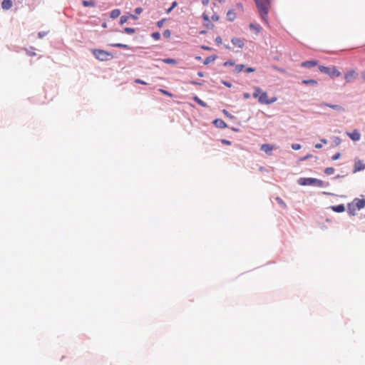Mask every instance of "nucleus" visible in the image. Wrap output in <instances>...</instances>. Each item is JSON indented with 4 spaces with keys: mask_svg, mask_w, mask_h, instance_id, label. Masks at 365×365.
<instances>
[{
    "mask_svg": "<svg viewBox=\"0 0 365 365\" xmlns=\"http://www.w3.org/2000/svg\"><path fill=\"white\" fill-rule=\"evenodd\" d=\"M111 46L113 47H116V48H128V45L123 44V43H113V44H111Z\"/></svg>",
    "mask_w": 365,
    "mask_h": 365,
    "instance_id": "a878e982",
    "label": "nucleus"
},
{
    "mask_svg": "<svg viewBox=\"0 0 365 365\" xmlns=\"http://www.w3.org/2000/svg\"><path fill=\"white\" fill-rule=\"evenodd\" d=\"M120 14V11L119 9H113L111 11L110 16L111 19H115L118 17Z\"/></svg>",
    "mask_w": 365,
    "mask_h": 365,
    "instance_id": "412c9836",
    "label": "nucleus"
},
{
    "mask_svg": "<svg viewBox=\"0 0 365 365\" xmlns=\"http://www.w3.org/2000/svg\"><path fill=\"white\" fill-rule=\"evenodd\" d=\"M212 19L215 21H217L219 20V16L216 14L212 16Z\"/></svg>",
    "mask_w": 365,
    "mask_h": 365,
    "instance_id": "49530a36",
    "label": "nucleus"
},
{
    "mask_svg": "<svg viewBox=\"0 0 365 365\" xmlns=\"http://www.w3.org/2000/svg\"><path fill=\"white\" fill-rule=\"evenodd\" d=\"M319 70L324 73H327L330 77H338L341 75V73L336 69L335 66L327 67L324 66H319Z\"/></svg>",
    "mask_w": 365,
    "mask_h": 365,
    "instance_id": "20e7f679",
    "label": "nucleus"
},
{
    "mask_svg": "<svg viewBox=\"0 0 365 365\" xmlns=\"http://www.w3.org/2000/svg\"><path fill=\"white\" fill-rule=\"evenodd\" d=\"M310 156H311L310 155H307V156H305V157H304V158H301V160H307V159H308Z\"/></svg>",
    "mask_w": 365,
    "mask_h": 365,
    "instance_id": "6e6d98bb",
    "label": "nucleus"
},
{
    "mask_svg": "<svg viewBox=\"0 0 365 365\" xmlns=\"http://www.w3.org/2000/svg\"><path fill=\"white\" fill-rule=\"evenodd\" d=\"M340 156H341V154L339 153H337L331 157V160H336L340 158Z\"/></svg>",
    "mask_w": 365,
    "mask_h": 365,
    "instance_id": "58836bf2",
    "label": "nucleus"
},
{
    "mask_svg": "<svg viewBox=\"0 0 365 365\" xmlns=\"http://www.w3.org/2000/svg\"><path fill=\"white\" fill-rule=\"evenodd\" d=\"M93 54L97 59L100 61H106L110 56V53L108 52L101 49L93 50Z\"/></svg>",
    "mask_w": 365,
    "mask_h": 365,
    "instance_id": "39448f33",
    "label": "nucleus"
},
{
    "mask_svg": "<svg viewBox=\"0 0 365 365\" xmlns=\"http://www.w3.org/2000/svg\"><path fill=\"white\" fill-rule=\"evenodd\" d=\"M321 106H327V107H329L332 109H334V110H339V111H341V110H344V108L339 106V105H332V104H328V103H322L321 104Z\"/></svg>",
    "mask_w": 365,
    "mask_h": 365,
    "instance_id": "a211bd4d",
    "label": "nucleus"
},
{
    "mask_svg": "<svg viewBox=\"0 0 365 365\" xmlns=\"http://www.w3.org/2000/svg\"><path fill=\"white\" fill-rule=\"evenodd\" d=\"M26 51L27 55H29L30 56H36V53L34 51H29L28 49H26Z\"/></svg>",
    "mask_w": 365,
    "mask_h": 365,
    "instance_id": "a19ab883",
    "label": "nucleus"
},
{
    "mask_svg": "<svg viewBox=\"0 0 365 365\" xmlns=\"http://www.w3.org/2000/svg\"><path fill=\"white\" fill-rule=\"evenodd\" d=\"M223 113L225 115H226L227 116L230 117V118H232V116L231 115L229 114V113L226 110H223Z\"/></svg>",
    "mask_w": 365,
    "mask_h": 365,
    "instance_id": "864d4df0",
    "label": "nucleus"
},
{
    "mask_svg": "<svg viewBox=\"0 0 365 365\" xmlns=\"http://www.w3.org/2000/svg\"><path fill=\"white\" fill-rule=\"evenodd\" d=\"M243 97H244L245 99H248V98H250V95L248 93H243Z\"/></svg>",
    "mask_w": 365,
    "mask_h": 365,
    "instance_id": "09e8293b",
    "label": "nucleus"
},
{
    "mask_svg": "<svg viewBox=\"0 0 365 365\" xmlns=\"http://www.w3.org/2000/svg\"><path fill=\"white\" fill-rule=\"evenodd\" d=\"M244 68V65L242 64H239V65H237L235 68V72L238 73L240 72H241Z\"/></svg>",
    "mask_w": 365,
    "mask_h": 365,
    "instance_id": "cd10ccee",
    "label": "nucleus"
},
{
    "mask_svg": "<svg viewBox=\"0 0 365 365\" xmlns=\"http://www.w3.org/2000/svg\"><path fill=\"white\" fill-rule=\"evenodd\" d=\"M135 11L136 14H140L143 11V9L142 8L138 7L135 9Z\"/></svg>",
    "mask_w": 365,
    "mask_h": 365,
    "instance_id": "a18cd8bd",
    "label": "nucleus"
},
{
    "mask_svg": "<svg viewBox=\"0 0 365 365\" xmlns=\"http://www.w3.org/2000/svg\"><path fill=\"white\" fill-rule=\"evenodd\" d=\"M135 82L136 83H139V84H142V85H146V84H147V83H146V82H145L144 81L140 80V79H139V78L135 79Z\"/></svg>",
    "mask_w": 365,
    "mask_h": 365,
    "instance_id": "ea45409f",
    "label": "nucleus"
},
{
    "mask_svg": "<svg viewBox=\"0 0 365 365\" xmlns=\"http://www.w3.org/2000/svg\"><path fill=\"white\" fill-rule=\"evenodd\" d=\"M292 148L293 150H299L301 148V145L299 144H292Z\"/></svg>",
    "mask_w": 365,
    "mask_h": 365,
    "instance_id": "4c0bfd02",
    "label": "nucleus"
},
{
    "mask_svg": "<svg viewBox=\"0 0 365 365\" xmlns=\"http://www.w3.org/2000/svg\"><path fill=\"white\" fill-rule=\"evenodd\" d=\"M130 16H131L133 19H137V17H136L135 16H134V15H132V14H131V15H130Z\"/></svg>",
    "mask_w": 365,
    "mask_h": 365,
    "instance_id": "052dcab7",
    "label": "nucleus"
},
{
    "mask_svg": "<svg viewBox=\"0 0 365 365\" xmlns=\"http://www.w3.org/2000/svg\"><path fill=\"white\" fill-rule=\"evenodd\" d=\"M193 100L202 107H207V104L197 96H194Z\"/></svg>",
    "mask_w": 365,
    "mask_h": 365,
    "instance_id": "393cba45",
    "label": "nucleus"
},
{
    "mask_svg": "<svg viewBox=\"0 0 365 365\" xmlns=\"http://www.w3.org/2000/svg\"><path fill=\"white\" fill-rule=\"evenodd\" d=\"M227 18L229 21H234L236 18V14L233 10H230L227 13Z\"/></svg>",
    "mask_w": 365,
    "mask_h": 365,
    "instance_id": "6ab92c4d",
    "label": "nucleus"
},
{
    "mask_svg": "<svg viewBox=\"0 0 365 365\" xmlns=\"http://www.w3.org/2000/svg\"><path fill=\"white\" fill-rule=\"evenodd\" d=\"M334 169L333 168H331V167L330 168H327L324 170V173L326 175H332V174H334Z\"/></svg>",
    "mask_w": 365,
    "mask_h": 365,
    "instance_id": "bb28decb",
    "label": "nucleus"
},
{
    "mask_svg": "<svg viewBox=\"0 0 365 365\" xmlns=\"http://www.w3.org/2000/svg\"><path fill=\"white\" fill-rule=\"evenodd\" d=\"M302 83H304L305 85H317V81L314 79L303 80Z\"/></svg>",
    "mask_w": 365,
    "mask_h": 365,
    "instance_id": "b1692460",
    "label": "nucleus"
},
{
    "mask_svg": "<svg viewBox=\"0 0 365 365\" xmlns=\"http://www.w3.org/2000/svg\"><path fill=\"white\" fill-rule=\"evenodd\" d=\"M274 146L269 144H262L260 147L261 150L264 151L268 155H271L272 151L274 150Z\"/></svg>",
    "mask_w": 365,
    "mask_h": 365,
    "instance_id": "9d476101",
    "label": "nucleus"
},
{
    "mask_svg": "<svg viewBox=\"0 0 365 365\" xmlns=\"http://www.w3.org/2000/svg\"><path fill=\"white\" fill-rule=\"evenodd\" d=\"M224 84L227 86V87H231V83H227V82H224Z\"/></svg>",
    "mask_w": 365,
    "mask_h": 365,
    "instance_id": "4d7b16f0",
    "label": "nucleus"
},
{
    "mask_svg": "<svg viewBox=\"0 0 365 365\" xmlns=\"http://www.w3.org/2000/svg\"><path fill=\"white\" fill-rule=\"evenodd\" d=\"M192 84H196L197 83L196 82H194V81H192L191 82Z\"/></svg>",
    "mask_w": 365,
    "mask_h": 365,
    "instance_id": "69168bd1",
    "label": "nucleus"
},
{
    "mask_svg": "<svg viewBox=\"0 0 365 365\" xmlns=\"http://www.w3.org/2000/svg\"><path fill=\"white\" fill-rule=\"evenodd\" d=\"M45 35H46L45 32H39L38 34V36L39 38H43Z\"/></svg>",
    "mask_w": 365,
    "mask_h": 365,
    "instance_id": "3c124183",
    "label": "nucleus"
},
{
    "mask_svg": "<svg viewBox=\"0 0 365 365\" xmlns=\"http://www.w3.org/2000/svg\"><path fill=\"white\" fill-rule=\"evenodd\" d=\"M13 3L11 0H4L1 3V7L4 10H9L12 7Z\"/></svg>",
    "mask_w": 365,
    "mask_h": 365,
    "instance_id": "4468645a",
    "label": "nucleus"
},
{
    "mask_svg": "<svg viewBox=\"0 0 365 365\" xmlns=\"http://www.w3.org/2000/svg\"><path fill=\"white\" fill-rule=\"evenodd\" d=\"M235 64V63L232 61H226L224 63V66H233Z\"/></svg>",
    "mask_w": 365,
    "mask_h": 365,
    "instance_id": "79ce46f5",
    "label": "nucleus"
},
{
    "mask_svg": "<svg viewBox=\"0 0 365 365\" xmlns=\"http://www.w3.org/2000/svg\"><path fill=\"white\" fill-rule=\"evenodd\" d=\"M232 44L237 48H242L245 45L243 40L240 38H232L231 40Z\"/></svg>",
    "mask_w": 365,
    "mask_h": 365,
    "instance_id": "9b49d317",
    "label": "nucleus"
},
{
    "mask_svg": "<svg viewBox=\"0 0 365 365\" xmlns=\"http://www.w3.org/2000/svg\"><path fill=\"white\" fill-rule=\"evenodd\" d=\"M357 74L354 71H350L344 76L346 82H350L356 77Z\"/></svg>",
    "mask_w": 365,
    "mask_h": 365,
    "instance_id": "f8f14e48",
    "label": "nucleus"
},
{
    "mask_svg": "<svg viewBox=\"0 0 365 365\" xmlns=\"http://www.w3.org/2000/svg\"><path fill=\"white\" fill-rule=\"evenodd\" d=\"M177 5V1H173L172 6L167 10V13L169 14Z\"/></svg>",
    "mask_w": 365,
    "mask_h": 365,
    "instance_id": "f704fd0d",
    "label": "nucleus"
},
{
    "mask_svg": "<svg viewBox=\"0 0 365 365\" xmlns=\"http://www.w3.org/2000/svg\"><path fill=\"white\" fill-rule=\"evenodd\" d=\"M202 19L204 20L205 26H206L207 29H213L214 25L210 22L209 16L207 14H203Z\"/></svg>",
    "mask_w": 365,
    "mask_h": 365,
    "instance_id": "ddd939ff",
    "label": "nucleus"
},
{
    "mask_svg": "<svg viewBox=\"0 0 365 365\" xmlns=\"http://www.w3.org/2000/svg\"><path fill=\"white\" fill-rule=\"evenodd\" d=\"M152 37L155 40H159L160 38V34L158 32H154V33L152 34Z\"/></svg>",
    "mask_w": 365,
    "mask_h": 365,
    "instance_id": "473e14b6",
    "label": "nucleus"
},
{
    "mask_svg": "<svg viewBox=\"0 0 365 365\" xmlns=\"http://www.w3.org/2000/svg\"><path fill=\"white\" fill-rule=\"evenodd\" d=\"M82 4L86 7H88V6H92L93 7V6H95V5H96L95 1H92V0H91V1L83 0L82 1Z\"/></svg>",
    "mask_w": 365,
    "mask_h": 365,
    "instance_id": "5701e85b",
    "label": "nucleus"
},
{
    "mask_svg": "<svg viewBox=\"0 0 365 365\" xmlns=\"http://www.w3.org/2000/svg\"><path fill=\"white\" fill-rule=\"evenodd\" d=\"M164 63H168V64H175L176 61L173 58H165L163 60Z\"/></svg>",
    "mask_w": 365,
    "mask_h": 365,
    "instance_id": "c85d7f7f",
    "label": "nucleus"
},
{
    "mask_svg": "<svg viewBox=\"0 0 365 365\" xmlns=\"http://www.w3.org/2000/svg\"><path fill=\"white\" fill-rule=\"evenodd\" d=\"M359 210L351 202L347 205V212L350 215L354 216L357 214Z\"/></svg>",
    "mask_w": 365,
    "mask_h": 365,
    "instance_id": "6e6552de",
    "label": "nucleus"
},
{
    "mask_svg": "<svg viewBox=\"0 0 365 365\" xmlns=\"http://www.w3.org/2000/svg\"><path fill=\"white\" fill-rule=\"evenodd\" d=\"M255 71V69L252 67H249V68H246V70H245V71L247 73H252V72H254Z\"/></svg>",
    "mask_w": 365,
    "mask_h": 365,
    "instance_id": "c03bdc74",
    "label": "nucleus"
},
{
    "mask_svg": "<svg viewBox=\"0 0 365 365\" xmlns=\"http://www.w3.org/2000/svg\"><path fill=\"white\" fill-rule=\"evenodd\" d=\"M317 65V61H307L302 62L301 66L302 67H314Z\"/></svg>",
    "mask_w": 365,
    "mask_h": 365,
    "instance_id": "dca6fc26",
    "label": "nucleus"
},
{
    "mask_svg": "<svg viewBox=\"0 0 365 365\" xmlns=\"http://www.w3.org/2000/svg\"><path fill=\"white\" fill-rule=\"evenodd\" d=\"M170 31L169 30H165L163 32V36L165 37V38H170Z\"/></svg>",
    "mask_w": 365,
    "mask_h": 365,
    "instance_id": "e433bc0d",
    "label": "nucleus"
},
{
    "mask_svg": "<svg viewBox=\"0 0 365 365\" xmlns=\"http://www.w3.org/2000/svg\"><path fill=\"white\" fill-rule=\"evenodd\" d=\"M164 21H165L164 19H162V20L159 21L157 23L158 26V27H161L163 25Z\"/></svg>",
    "mask_w": 365,
    "mask_h": 365,
    "instance_id": "de8ad7c7",
    "label": "nucleus"
},
{
    "mask_svg": "<svg viewBox=\"0 0 365 365\" xmlns=\"http://www.w3.org/2000/svg\"><path fill=\"white\" fill-rule=\"evenodd\" d=\"M198 75H199L200 76H202V73H198Z\"/></svg>",
    "mask_w": 365,
    "mask_h": 365,
    "instance_id": "0e129e2a",
    "label": "nucleus"
},
{
    "mask_svg": "<svg viewBox=\"0 0 365 365\" xmlns=\"http://www.w3.org/2000/svg\"><path fill=\"white\" fill-rule=\"evenodd\" d=\"M215 42L217 43V44H221L222 43V40L220 36H217L215 38Z\"/></svg>",
    "mask_w": 365,
    "mask_h": 365,
    "instance_id": "37998d69",
    "label": "nucleus"
},
{
    "mask_svg": "<svg viewBox=\"0 0 365 365\" xmlns=\"http://www.w3.org/2000/svg\"><path fill=\"white\" fill-rule=\"evenodd\" d=\"M201 48H202L203 50H206V51H210V50H211V48H210V47L207 46H202Z\"/></svg>",
    "mask_w": 365,
    "mask_h": 365,
    "instance_id": "603ef678",
    "label": "nucleus"
},
{
    "mask_svg": "<svg viewBox=\"0 0 365 365\" xmlns=\"http://www.w3.org/2000/svg\"><path fill=\"white\" fill-rule=\"evenodd\" d=\"M361 76H362L363 79L365 80V71L361 73Z\"/></svg>",
    "mask_w": 365,
    "mask_h": 365,
    "instance_id": "bf43d9fd",
    "label": "nucleus"
},
{
    "mask_svg": "<svg viewBox=\"0 0 365 365\" xmlns=\"http://www.w3.org/2000/svg\"><path fill=\"white\" fill-rule=\"evenodd\" d=\"M352 202L356 207L358 210H361L365 207V199L355 198Z\"/></svg>",
    "mask_w": 365,
    "mask_h": 365,
    "instance_id": "0eeeda50",
    "label": "nucleus"
},
{
    "mask_svg": "<svg viewBox=\"0 0 365 365\" xmlns=\"http://www.w3.org/2000/svg\"><path fill=\"white\" fill-rule=\"evenodd\" d=\"M321 141L324 143V144H327V140L324 138L323 139H321Z\"/></svg>",
    "mask_w": 365,
    "mask_h": 365,
    "instance_id": "13d9d810",
    "label": "nucleus"
},
{
    "mask_svg": "<svg viewBox=\"0 0 365 365\" xmlns=\"http://www.w3.org/2000/svg\"><path fill=\"white\" fill-rule=\"evenodd\" d=\"M347 135L354 141H358L361 138V134L357 130H354L351 133H347Z\"/></svg>",
    "mask_w": 365,
    "mask_h": 365,
    "instance_id": "1a4fd4ad",
    "label": "nucleus"
},
{
    "mask_svg": "<svg viewBox=\"0 0 365 365\" xmlns=\"http://www.w3.org/2000/svg\"><path fill=\"white\" fill-rule=\"evenodd\" d=\"M255 92L252 94V96L255 98H258V102L261 104H272L277 101L276 98H269L268 97L267 93L263 91L259 87H255Z\"/></svg>",
    "mask_w": 365,
    "mask_h": 365,
    "instance_id": "f03ea898",
    "label": "nucleus"
},
{
    "mask_svg": "<svg viewBox=\"0 0 365 365\" xmlns=\"http://www.w3.org/2000/svg\"><path fill=\"white\" fill-rule=\"evenodd\" d=\"M334 143L335 145H339L341 143V139L339 137H334Z\"/></svg>",
    "mask_w": 365,
    "mask_h": 365,
    "instance_id": "c9c22d12",
    "label": "nucleus"
},
{
    "mask_svg": "<svg viewBox=\"0 0 365 365\" xmlns=\"http://www.w3.org/2000/svg\"><path fill=\"white\" fill-rule=\"evenodd\" d=\"M314 147H315V148H317V149H320V148H322V144H319V143H317V144H316V145H314Z\"/></svg>",
    "mask_w": 365,
    "mask_h": 365,
    "instance_id": "5fc2aeb1",
    "label": "nucleus"
},
{
    "mask_svg": "<svg viewBox=\"0 0 365 365\" xmlns=\"http://www.w3.org/2000/svg\"><path fill=\"white\" fill-rule=\"evenodd\" d=\"M364 169H365V164L363 163V161L361 160H359V159H355L353 172L357 173V172L361 171Z\"/></svg>",
    "mask_w": 365,
    "mask_h": 365,
    "instance_id": "423d86ee",
    "label": "nucleus"
},
{
    "mask_svg": "<svg viewBox=\"0 0 365 365\" xmlns=\"http://www.w3.org/2000/svg\"><path fill=\"white\" fill-rule=\"evenodd\" d=\"M208 0H202V2L203 4H205V2H207Z\"/></svg>",
    "mask_w": 365,
    "mask_h": 365,
    "instance_id": "680f3d73",
    "label": "nucleus"
},
{
    "mask_svg": "<svg viewBox=\"0 0 365 365\" xmlns=\"http://www.w3.org/2000/svg\"><path fill=\"white\" fill-rule=\"evenodd\" d=\"M276 200L277 201V202L281 205L283 207H287V205L286 204L284 203V202L279 197H276Z\"/></svg>",
    "mask_w": 365,
    "mask_h": 365,
    "instance_id": "7c9ffc66",
    "label": "nucleus"
},
{
    "mask_svg": "<svg viewBox=\"0 0 365 365\" xmlns=\"http://www.w3.org/2000/svg\"><path fill=\"white\" fill-rule=\"evenodd\" d=\"M128 18L129 17L127 16H122L120 19V24H125L128 21Z\"/></svg>",
    "mask_w": 365,
    "mask_h": 365,
    "instance_id": "2f4dec72",
    "label": "nucleus"
},
{
    "mask_svg": "<svg viewBox=\"0 0 365 365\" xmlns=\"http://www.w3.org/2000/svg\"><path fill=\"white\" fill-rule=\"evenodd\" d=\"M213 123L215 125L216 127L220 128H225L227 127V124L222 119H216L214 120Z\"/></svg>",
    "mask_w": 365,
    "mask_h": 365,
    "instance_id": "2eb2a0df",
    "label": "nucleus"
},
{
    "mask_svg": "<svg viewBox=\"0 0 365 365\" xmlns=\"http://www.w3.org/2000/svg\"><path fill=\"white\" fill-rule=\"evenodd\" d=\"M216 58H217L216 56H210L207 57L205 59L203 63H204L205 65H207V64L213 62Z\"/></svg>",
    "mask_w": 365,
    "mask_h": 365,
    "instance_id": "4be33fe9",
    "label": "nucleus"
},
{
    "mask_svg": "<svg viewBox=\"0 0 365 365\" xmlns=\"http://www.w3.org/2000/svg\"><path fill=\"white\" fill-rule=\"evenodd\" d=\"M250 29L255 31L257 34H259L262 30V27L259 25L254 24H250Z\"/></svg>",
    "mask_w": 365,
    "mask_h": 365,
    "instance_id": "aec40b11",
    "label": "nucleus"
},
{
    "mask_svg": "<svg viewBox=\"0 0 365 365\" xmlns=\"http://www.w3.org/2000/svg\"><path fill=\"white\" fill-rule=\"evenodd\" d=\"M331 209L336 212H342L345 210V207L344 205L341 204V205L331 206Z\"/></svg>",
    "mask_w": 365,
    "mask_h": 365,
    "instance_id": "f3484780",
    "label": "nucleus"
},
{
    "mask_svg": "<svg viewBox=\"0 0 365 365\" xmlns=\"http://www.w3.org/2000/svg\"><path fill=\"white\" fill-rule=\"evenodd\" d=\"M298 183L300 185L306 186V185H317L319 187H322L324 182L321 180H318L317 178H302L298 180Z\"/></svg>",
    "mask_w": 365,
    "mask_h": 365,
    "instance_id": "7ed1b4c3",
    "label": "nucleus"
},
{
    "mask_svg": "<svg viewBox=\"0 0 365 365\" xmlns=\"http://www.w3.org/2000/svg\"><path fill=\"white\" fill-rule=\"evenodd\" d=\"M159 91H160L161 93H163V94H164V95H166V96H170V97H172V96H173V94H172V93H169L168 91H165V90H164V89L160 88V89H159Z\"/></svg>",
    "mask_w": 365,
    "mask_h": 365,
    "instance_id": "72a5a7b5",
    "label": "nucleus"
},
{
    "mask_svg": "<svg viewBox=\"0 0 365 365\" xmlns=\"http://www.w3.org/2000/svg\"><path fill=\"white\" fill-rule=\"evenodd\" d=\"M222 143H224V144H226V145H230L231 144V142L227 140H222Z\"/></svg>",
    "mask_w": 365,
    "mask_h": 365,
    "instance_id": "8fccbe9b",
    "label": "nucleus"
},
{
    "mask_svg": "<svg viewBox=\"0 0 365 365\" xmlns=\"http://www.w3.org/2000/svg\"><path fill=\"white\" fill-rule=\"evenodd\" d=\"M124 31L126 34H131L135 33V30L134 29H133V28L126 27V28L124 29Z\"/></svg>",
    "mask_w": 365,
    "mask_h": 365,
    "instance_id": "c756f323",
    "label": "nucleus"
},
{
    "mask_svg": "<svg viewBox=\"0 0 365 365\" xmlns=\"http://www.w3.org/2000/svg\"><path fill=\"white\" fill-rule=\"evenodd\" d=\"M208 0H202V2L203 4H205V2H207Z\"/></svg>",
    "mask_w": 365,
    "mask_h": 365,
    "instance_id": "e2e57ef3",
    "label": "nucleus"
},
{
    "mask_svg": "<svg viewBox=\"0 0 365 365\" xmlns=\"http://www.w3.org/2000/svg\"><path fill=\"white\" fill-rule=\"evenodd\" d=\"M262 20L267 23V14L270 8L271 0H255Z\"/></svg>",
    "mask_w": 365,
    "mask_h": 365,
    "instance_id": "f257e3e1",
    "label": "nucleus"
}]
</instances>
